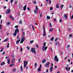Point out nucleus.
<instances>
[{
	"label": "nucleus",
	"instance_id": "nucleus-1",
	"mask_svg": "<svg viewBox=\"0 0 73 73\" xmlns=\"http://www.w3.org/2000/svg\"><path fill=\"white\" fill-rule=\"evenodd\" d=\"M43 45H44L43 46L42 48V50H43V51H44V52L45 50H46V49H47V48H48V47L46 46L45 47V46H46V42H45L44 43Z\"/></svg>",
	"mask_w": 73,
	"mask_h": 73
},
{
	"label": "nucleus",
	"instance_id": "nucleus-2",
	"mask_svg": "<svg viewBox=\"0 0 73 73\" xmlns=\"http://www.w3.org/2000/svg\"><path fill=\"white\" fill-rule=\"evenodd\" d=\"M19 30L18 29H16L14 33L13 34V36H16L17 35V33H19Z\"/></svg>",
	"mask_w": 73,
	"mask_h": 73
},
{
	"label": "nucleus",
	"instance_id": "nucleus-3",
	"mask_svg": "<svg viewBox=\"0 0 73 73\" xmlns=\"http://www.w3.org/2000/svg\"><path fill=\"white\" fill-rule=\"evenodd\" d=\"M31 52L34 53L35 54H36V51L35 50V49L34 48H32L31 49Z\"/></svg>",
	"mask_w": 73,
	"mask_h": 73
},
{
	"label": "nucleus",
	"instance_id": "nucleus-4",
	"mask_svg": "<svg viewBox=\"0 0 73 73\" xmlns=\"http://www.w3.org/2000/svg\"><path fill=\"white\" fill-rule=\"evenodd\" d=\"M49 64H50V62H48L47 63H46L45 65V67H49Z\"/></svg>",
	"mask_w": 73,
	"mask_h": 73
},
{
	"label": "nucleus",
	"instance_id": "nucleus-5",
	"mask_svg": "<svg viewBox=\"0 0 73 73\" xmlns=\"http://www.w3.org/2000/svg\"><path fill=\"white\" fill-rule=\"evenodd\" d=\"M11 13V10H10L9 9L7 10L5 13L6 14H8V13Z\"/></svg>",
	"mask_w": 73,
	"mask_h": 73
},
{
	"label": "nucleus",
	"instance_id": "nucleus-6",
	"mask_svg": "<svg viewBox=\"0 0 73 73\" xmlns=\"http://www.w3.org/2000/svg\"><path fill=\"white\" fill-rule=\"evenodd\" d=\"M24 40H25V37L24 36H23L22 38L21 42H20L21 44L23 43Z\"/></svg>",
	"mask_w": 73,
	"mask_h": 73
},
{
	"label": "nucleus",
	"instance_id": "nucleus-7",
	"mask_svg": "<svg viewBox=\"0 0 73 73\" xmlns=\"http://www.w3.org/2000/svg\"><path fill=\"white\" fill-rule=\"evenodd\" d=\"M28 62L27 61H24V68H25V67H26V65H28Z\"/></svg>",
	"mask_w": 73,
	"mask_h": 73
},
{
	"label": "nucleus",
	"instance_id": "nucleus-8",
	"mask_svg": "<svg viewBox=\"0 0 73 73\" xmlns=\"http://www.w3.org/2000/svg\"><path fill=\"white\" fill-rule=\"evenodd\" d=\"M43 28L44 31L43 36H45L46 35V34L45 33V27L44 26V25H43Z\"/></svg>",
	"mask_w": 73,
	"mask_h": 73
},
{
	"label": "nucleus",
	"instance_id": "nucleus-9",
	"mask_svg": "<svg viewBox=\"0 0 73 73\" xmlns=\"http://www.w3.org/2000/svg\"><path fill=\"white\" fill-rule=\"evenodd\" d=\"M54 60H55V61H56V62H58V58H57V56H55L54 58Z\"/></svg>",
	"mask_w": 73,
	"mask_h": 73
},
{
	"label": "nucleus",
	"instance_id": "nucleus-10",
	"mask_svg": "<svg viewBox=\"0 0 73 73\" xmlns=\"http://www.w3.org/2000/svg\"><path fill=\"white\" fill-rule=\"evenodd\" d=\"M64 18L65 19H68V17L67 16V15L64 14Z\"/></svg>",
	"mask_w": 73,
	"mask_h": 73
},
{
	"label": "nucleus",
	"instance_id": "nucleus-11",
	"mask_svg": "<svg viewBox=\"0 0 73 73\" xmlns=\"http://www.w3.org/2000/svg\"><path fill=\"white\" fill-rule=\"evenodd\" d=\"M20 39L19 38V40H17V41H16V44H18L19 42H20Z\"/></svg>",
	"mask_w": 73,
	"mask_h": 73
},
{
	"label": "nucleus",
	"instance_id": "nucleus-12",
	"mask_svg": "<svg viewBox=\"0 0 73 73\" xmlns=\"http://www.w3.org/2000/svg\"><path fill=\"white\" fill-rule=\"evenodd\" d=\"M27 8V6L25 5L23 8V10L24 11H25L26 10V9Z\"/></svg>",
	"mask_w": 73,
	"mask_h": 73
},
{
	"label": "nucleus",
	"instance_id": "nucleus-13",
	"mask_svg": "<svg viewBox=\"0 0 73 73\" xmlns=\"http://www.w3.org/2000/svg\"><path fill=\"white\" fill-rule=\"evenodd\" d=\"M53 67L51 66V68L50 69V72H52V70H53Z\"/></svg>",
	"mask_w": 73,
	"mask_h": 73
},
{
	"label": "nucleus",
	"instance_id": "nucleus-14",
	"mask_svg": "<svg viewBox=\"0 0 73 73\" xmlns=\"http://www.w3.org/2000/svg\"><path fill=\"white\" fill-rule=\"evenodd\" d=\"M34 13H38V12H37V10H34Z\"/></svg>",
	"mask_w": 73,
	"mask_h": 73
},
{
	"label": "nucleus",
	"instance_id": "nucleus-15",
	"mask_svg": "<svg viewBox=\"0 0 73 73\" xmlns=\"http://www.w3.org/2000/svg\"><path fill=\"white\" fill-rule=\"evenodd\" d=\"M4 64H5V62H3L1 63V66H3V65H4Z\"/></svg>",
	"mask_w": 73,
	"mask_h": 73
},
{
	"label": "nucleus",
	"instance_id": "nucleus-16",
	"mask_svg": "<svg viewBox=\"0 0 73 73\" xmlns=\"http://www.w3.org/2000/svg\"><path fill=\"white\" fill-rule=\"evenodd\" d=\"M15 58H13L12 61V63H14V62H15Z\"/></svg>",
	"mask_w": 73,
	"mask_h": 73
},
{
	"label": "nucleus",
	"instance_id": "nucleus-17",
	"mask_svg": "<svg viewBox=\"0 0 73 73\" xmlns=\"http://www.w3.org/2000/svg\"><path fill=\"white\" fill-rule=\"evenodd\" d=\"M46 62V59H44V60H43L42 61V62L43 64H44V62Z\"/></svg>",
	"mask_w": 73,
	"mask_h": 73
},
{
	"label": "nucleus",
	"instance_id": "nucleus-18",
	"mask_svg": "<svg viewBox=\"0 0 73 73\" xmlns=\"http://www.w3.org/2000/svg\"><path fill=\"white\" fill-rule=\"evenodd\" d=\"M10 59H9V60H8L7 62L8 64H9V62H10Z\"/></svg>",
	"mask_w": 73,
	"mask_h": 73
},
{
	"label": "nucleus",
	"instance_id": "nucleus-19",
	"mask_svg": "<svg viewBox=\"0 0 73 73\" xmlns=\"http://www.w3.org/2000/svg\"><path fill=\"white\" fill-rule=\"evenodd\" d=\"M46 18L47 19H48V20H49V19H50V17L49 16H47Z\"/></svg>",
	"mask_w": 73,
	"mask_h": 73
},
{
	"label": "nucleus",
	"instance_id": "nucleus-20",
	"mask_svg": "<svg viewBox=\"0 0 73 73\" xmlns=\"http://www.w3.org/2000/svg\"><path fill=\"white\" fill-rule=\"evenodd\" d=\"M19 24H22V21L21 20H20Z\"/></svg>",
	"mask_w": 73,
	"mask_h": 73
},
{
	"label": "nucleus",
	"instance_id": "nucleus-21",
	"mask_svg": "<svg viewBox=\"0 0 73 73\" xmlns=\"http://www.w3.org/2000/svg\"><path fill=\"white\" fill-rule=\"evenodd\" d=\"M56 8H59V4H57L56 5Z\"/></svg>",
	"mask_w": 73,
	"mask_h": 73
},
{
	"label": "nucleus",
	"instance_id": "nucleus-22",
	"mask_svg": "<svg viewBox=\"0 0 73 73\" xmlns=\"http://www.w3.org/2000/svg\"><path fill=\"white\" fill-rule=\"evenodd\" d=\"M9 24H10V22H8L6 24L7 25H9Z\"/></svg>",
	"mask_w": 73,
	"mask_h": 73
},
{
	"label": "nucleus",
	"instance_id": "nucleus-23",
	"mask_svg": "<svg viewBox=\"0 0 73 73\" xmlns=\"http://www.w3.org/2000/svg\"><path fill=\"white\" fill-rule=\"evenodd\" d=\"M8 40V38H7L6 39L4 40V41L5 42H6Z\"/></svg>",
	"mask_w": 73,
	"mask_h": 73
},
{
	"label": "nucleus",
	"instance_id": "nucleus-24",
	"mask_svg": "<svg viewBox=\"0 0 73 73\" xmlns=\"http://www.w3.org/2000/svg\"><path fill=\"white\" fill-rule=\"evenodd\" d=\"M21 71H23V67H22V66H21Z\"/></svg>",
	"mask_w": 73,
	"mask_h": 73
},
{
	"label": "nucleus",
	"instance_id": "nucleus-25",
	"mask_svg": "<svg viewBox=\"0 0 73 73\" xmlns=\"http://www.w3.org/2000/svg\"><path fill=\"white\" fill-rule=\"evenodd\" d=\"M13 65H14V64H10L9 66L10 67H12V66H13Z\"/></svg>",
	"mask_w": 73,
	"mask_h": 73
},
{
	"label": "nucleus",
	"instance_id": "nucleus-26",
	"mask_svg": "<svg viewBox=\"0 0 73 73\" xmlns=\"http://www.w3.org/2000/svg\"><path fill=\"white\" fill-rule=\"evenodd\" d=\"M53 39H54V37H52L51 39V41H53Z\"/></svg>",
	"mask_w": 73,
	"mask_h": 73
},
{
	"label": "nucleus",
	"instance_id": "nucleus-27",
	"mask_svg": "<svg viewBox=\"0 0 73 73\" xmlns=\"http://www.w3.org/2000/svg\"><path fill=\"white\" fill-rule=\"evenodd\" d=\"M41 68H38V71H39V72H40V71H41Z\"/></svg>",
	"mask_w": 73,
	"mask_h": 73
},
{
	"label": "nucleus",
	"instance_id": "nucleus-28",
	"mask_svg": "<svg viewBox=\"0 0 73 73\" xmlns=\"http://www.w3.org/2000/svg\"><path fill=\"white\" fill-rule=\"evenodd\" d=\"M34 42V40H32L30 41V43L31 44L32 43H33V42Z\"/></svg>",
	"mask_w": 73,
	"mask_h": 73
},
{
	"label": "nucleus",
	"instance_id": "nucleus-29",
	"mask_svg": "<svg viewBox=\"0 0 73 73\" xmlns=\"http://www.w3.org/2000/svg\"><path fill=\"white\" fill-rule=\"evenodd\" d=\"M53 29L52 28L51 29L49 30V32H52V31H53Z\"/></svg>",
	"mask_w": 73,
	"mask_h": 73
},
{
	"label": "nucleus",
	"instance_id": "nucleus-30",
	"mask_svg": "<svg viewBox=\"0 0 73 73\" xmlns=\"http://www.w3.org/2000/svg\"><path fill=\"white\" fill-rule=\"evenodd\" d=\"M27 49L29 50V49H30V48H29V46H27Z\"/></svg>",
	"mask_w": 73,
	"mask_h": 73
},
{
	"label": "nucleus",
	"instance_id": "nucleus-31",
	"mask_svg": "<svg viewBox=\"0 0 73 73\" xmlns=\"http://www.w3.org/2000/svg\"><path fill=\"white\" fill-rule=\"evenodd\" d=\"M61 9H62L63 7H64V5H62L61 6Z\"/></svg>",
	"mask_w": 73,
	"mask_h": 73
},
{
	"label": "nucleus",
	"instance_id": "nucleus-32",
	"mask_svg": "<svg viewBox=\"0 0 73 73\" xmlns=\"http://www.w3.org/2000/svg\"><path fill=\"white\" fill-rule=\"evenodd\" d=\"M37 63H35V67H36L37 66Z\"/></svg>",
	"mask_w": 73,
	"mask_h": 73
},
{
	"label": "nucleus",
	"instance_id": "nucleus-33",
	"mask_svg": "<svg viewBox=\"0 0 73 73\" xmlns=\"http://www.w3.org/2000/svg\"><path fill=\"white\" fill-rule=\"evenodd\" d=\"M52 9H53V7H50V11H52Z\"/></svg>",
	"mask_w": 73,
	"mask_h": 73
},
{
	"label": "nucleus",
	"instance_id": "nucleus-34",
	"mask_svg": "<svg viewBox=\"0 0 73 73\" xmlns=\"http://www.w3.org/2000/svg\"><path fill=\"white\" fill-rule=\"evenodd\" d=\"M50 27H52V23H50Z\"/></svg>",
	"mask_w": 73,
	"mask_h": 73
},
{
	"label": "nucleus",
	"instance_id": "nucleus-35",
	"mask_svg": "<svg viewBox=\"0 0 73 73\" xmlns=\"http://www.w3.org/2000/svg\"><path fill=\"white\" fill-rule=\"evenodd\" d=\"M9 43H8L7 45V48H9Z\"/></svg>",
	"mask_w": 73,
	"mask_h": 73
},
{
	"label": "nucleus",
	"instance_id": "nucleus-36",
	"mask_svg": "<svg viewBox=\"0 0 73 73\" xmlns=\"http://www.w3.org/2000/svg\"><path fill=\"white\" fill-rule=\"evenodd\" d=\"M23 51V48H21V52H22Z\"/></svg>",
	"mask_w": 73,
	"mask_h": 73
},
{
	"label": "nucleus",
	"instance_id": "nucleus-37",
	"mask_svg": "<svg viewBox=\"0 0 73 73\" xmlns=\"http://www.w3.org/2000/svg\"><path fill=\"white\" fill-rule=\"evenodd\" d=\"M49 0V3L50 4H51V0Z\"/></svg>",
	"mask_w": 73,
	"mask_h": 73
},
{
	"label": "nucleus",
	"instance_id": "nucleus-38",
	"mask_svg": "<svg viewBox=\"0 0 73 73\" xmlns=\"http://www.w3.org/2000/svg\"><path fill=\"white\" fill-rule=\"evenodd\" d=\"M33 3L34 4H36V1H33Z\"/></svg>",
	"mask_w": 73,
	"mask_h": 73
},
{
	"label": "nucleus",
	"instance_id": "nucleus-39",
	"mask_svg": "<svg viewBox=\"0 0 73 73\" xmlns=\"http://www.w3.org/2000/svg\"><path fill=\"white\" fill-rule=\"evenodd\" d=\"M59 22L60 23H61L62 22V20L61 19H60L59 20Z\"/></svg>",
	"mask_w": 73,
	"mask_h": 73
},
{
	"label": "nucleus",
	"instance_id": "nucleus-40",
	"mask_svg": "<svg viewBox=\"0 0 73 73\" xmlns=\"http://www.w3.org/2000/svg\"><path fill=\"white\" fill-rule=\"evenodd\" d=\"M16 71V69L14 68L13 69V71L14 72H15Z\"/></svg>",
	"mask_w": 73,
	"mask_h": 73
},
{
	"label": "nucleus",
	"instance_id": "nucleus-41",
	"mask_svg": "<svg viewBox=\"0 0 73 73\" xmlns=\"http://www.w3.org/2000/svg\"><path fill=\"white\" fill-rule=\"evenodd\" d=\"M68 67H67L66 68V70H68Z\"/></svg>",
	"mask_w": 73,
	"mask_h": 73
},
{
	"label": "nucleus",
	"instance_id": "nucleus-42",
	"mask_svg": "<svg viewBox=\"0 0 73 73\" xmlns=\"http://www.w3.org/2000/svg\"><path fill=\"white\" fill-rule=\"evenodd\" d=\"M3 48H2V49H1V50H0V52H3Z\"/></svg>",
	"mask_w": 73,
	"mask_h": 73
},
{
	"label": "nucleus",
	"instance_id": "nucleus-43",
	"mask_svg": "<svg viewBox=\"0 0 73 73\" xmlns=\"http://www.w3.org/2000/svg\"><path fill=\"white\" fill-rule=\"evenodd\" d=\"M15 28H18V26L17 25H16L15 26Z\"/></svg>",
	"mask_w": 73,
	"mask_h": 73
},
{
	"label": "nucleus",
	"instance_id": "nucleus-44",
	"mask_svg": "<svg viewBox=\"0 0 73 73\" xmlns=\"http://www.w3.org/2000/svg\"><path fill=\"white\" fill-rule=\"evenodd\" d=\"M5 52H3V53H2V54L3 55H4V54H5Z\"/></svg>",
	"mask_w": 73,
	"mask_h": 73
},
{
	"label": "nucleus",
	"instance_id": "nucleus-45",
	"mask_svg": "<svg viewBox=\"0 0 73 73\" xmlns=\"http://www.w3.org/2000/svg\"><path fill=\"white\" fill-rule=\"evenodd\" d=\"M36 10H38V7H37V6H36Z\"/></svg>",
	"mask_w": 73,
	"mask_h": 73
},
{
	"label": "nucleus",
	"instance_id": "nucleus-46",
	"mask_svg": "<svg viewBox=\"0 0 73 73\" xmlns=\"http://www.w3.org/2000/svg\"><path fill=\"white\" fill-rule=\"evenodd\" d=\"M42 16V12L40 14V17Z\"/></svg>",
	"mask_w": 73,
	"mask_h": 73
},
{
	"label": "nucleus",
	"instance_id": "nucleus-47",
	"mask_svg": "<svg viewBox=\"0 0 73 73\" xmlns=\"http://www.w3.org/2000/svg\"><path fill=\"white\" fill-rule=\"evenodd\" d=\"M70 19H73V15L71 17V18Z\"/></svg>",
	"mask_w": 73,
	"mask_h": 73
},
{
	"label": "nucleus",
	"instance_id": "nucleus-48",
	"mask_svg": "<svg viewBox=\"0 0 73 73\" xmlns=\"http://www.w3.org/2000/svg\"><path fill=\"white\" fill-rule=\"evenodd\" d=\"M21 60V58H19V62H20V61Z\"/></svg>",
	"mask_w": 73,
	"mask_h": 73
},
{
	"label": "nucleus",
	"instance_id": "nucleus-49",
	"mask_svg": "<svg viewBox=\"0 0 73 73\" xmlns=\"http://www.w3.org/2000/svg\"><path fill=\"white\" fill-rule=\"evenodd\" d=\"M36 47L37 48H38V46L37 44L36 45Z\"/></svg>",
	"mask_w": 73,
	"mask_h": 73
},
{
	"label": "nucleus",
	"instance_id": "nucleus-50",
	"mask_svg": "<svg viewBox=\"0 0 73 73\" xmlns=\"http://www.w3.org/2000/svg\"><path fill=\"white\" fill-rule=\"evenodd\" d=\"M27 10H28V11H29V10H30V8L28 7L27 8Z\"/></svg>",
	"mask_w": 73,
	"mask_h": 73
},
{
	"label": "nucleus",
	"instance_id": "nucleus-51",
	"mask_svg": "<svg viewBox=\"0 0 73 73\" xmlns=\"http://www.w3.org/2000/svg\"><path fill=\"white\" fill-rule=\"evenodd\" d=\"M32 29H33V30H34V26H32Z\"/></svg>",
	"mask_w": 73,
	"mask_h": 73
},
{
	"label": "nucleus",
	"instance_id": "nucleus-52",
	"mask_svg": "<svg viewBox=\"0 0 73 73\" xmlns=\"http://www.w3.org/2000/svg\"><path fill=\"white\" fill-rule=\"evenodd\" d=\"M69 36L70 37H71L72 35V34H70L69 35Z\"/></svg>",
	"mask_w": 73,
	"mask_h": 73
},
{
	"label": "nucleus",
	"instance_id": "nucleus-53",
	"mask_svg": "<svg viewBox=\"0 0 73 73\" xmlns=\"http://www.w3.org/2000/svg\"><path fill=\"white\" fill-rule=\"evenodd\" d=\"M69 47H70V45H68L67 46L68 48Z\"/></svg>",
	"mask_w": 73,
	"mask_h": 73
},
{
	"label": "nucleus",
	"instance_id": "nucleus-54",
	"mask_svg": "<svg viewBox=\"0 0 73 73\" xmlns=\"http://www.w3.org/2000/svg\"><path fill=\"white\" fill-rule=\"evenodd\" d=\"M13 1V0H11V3H12V2Z\"/></svg>",
	"mask_w": 73,
	"mask_h": 73
},
{
	"label": "nucleus",
	"instance_id": "nucleus-55",
	"mask_svg": "<svg viewBox=\"0 0 73 73\" xmlns=\"http://www.w3.org/2000/svg\"><path fill=\"white\" fill-rule=\"evenodd\" d=\"M12 57H14V55L12 54L11 56Z\"/></svg>",
	"mask_w": 73,
	"mask_h": 73
},
{
	"label": "nucleus",
	"instance_id": "nucleus-56",
	"mask_svg": "<svg viewBox=\"0 0 73 73\" xmlns=\"http://www.w3.org/2000/svg\"><path fill=\"white\" fill-rule=\"evenodd\" d=\"M19 37H20V36L19 35H18L17 37V38H19Z\"/></svg>",
	"mask_w": 73,
	"mask_h": 73
},
{
	"label": "nucleus",
	"instance_id": "nucleus-57",
	"mask_svg": "<svg viewBox=\"0 0 73 73\" xmlns=\"http://www.w3.org/2000/svg\"><path fill=\"white\" fill-rule=\"evenodd\" d=\"M57 44L58 45H60V43H59V42H57Z\"/></svg>",
	"mask_w": 73,
	"mask_h": 73
},
{
	"label": "nucleus",
	"instance_id": "nucleus-58",
	"mask_svg": "<svg viewBox=\"0 0 73 73\" xmlns=\"http://www.w3.org/2000/svg\"><path fill=\"white\" fill-rule=\"evenodd\" d=\"M69 7H70V8H72V6L71 5H70L69 6Z\"/></svg>",
	"mask_w": 73,
	"mask_h": 73
},
{
	"label": "nucleus",
	"instance_id": "nucleus-59",
	"mask_svg": "<svg viewBox=\"0 0 73 73\" xmlns=\"http://www.w3.org/2000/svg\"><path fill=\"white\" fill-rule=\"evenodd\" d=\"M39 68H41V64L40 65V67Z\"/></svg>",
	"mask_w": 73,
	"mask_h": 73
},
{
	"label": "nucleus",
	"instance_id": "nucleus-60",
	"mask_svg": "<svg viewBox=\"0 0 73 73\" xmlns=\"http://www.w3.org/2000/svg\"><path fill=\"white\" fill-rule=\"evenodd\" d=\"M70 67H69L68 68V70H70Z\"/></svg>",
	"mask_w": 73,
	"mask_h": 73
},
{
	"label": "nucleus",
	"instance_id": "nucleus-61",
	"mask_svg": "<svg viewBox=\"0 0 73 73\" xmlns=\"http://www.w3.org/2000/svg\"><path fill=\"white\" fill-rule=\"evenodd\" d=\"M56 19H54V21H56Z\"/></svg>",
	"mask_w": 73,
	"mask_h": 73
},
{
	"label": "nucleus",
	"instance_id": "nucleus-62",
	"mask_svg": "<svg viewBox=\"0 0 73 73\" xmlns=\"http://www.w3.org/2000/svg\"><path fill=\"white\" fill-rule=\"evenodd\" d=\"M10 18H11V19L12 17V15H10Z\"/></svg>",
	"mask_w": 73,
	"mask_h": 73
},
{
	"label": "nucleus",
	"instance_id": "nucleus-63",
	"mask_svg": "<svg viewBox=\"0 0 73 73\" xmlns=\"http://www.w3.org/2000/svg\"><path fill=\"white\" fill-rule=\"evenodd\" d=\"M6 6H5L4 7V9H6Z\"/></svg>",
	"mask_w": 73,
	"mask_h": 73
},
{
	"label": "nucleus",
	"instance_id": "nucleus-64",
	"mask_svg": "<svg viewBox=\"0 0 73 73\" xmlns=\"http://www.w3.org/2000/svg\"><path fill=\"white\" fill-rule=\"evenodd\" d=\"M1 73H4V71H2Z\"/></svg>",
	"mask_w": 73,
	"mask_h": 73
}]
</instances>
